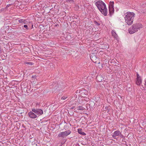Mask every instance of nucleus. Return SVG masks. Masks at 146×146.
<instances>
[{"instance_id":"f257e3e1","label":"nucleus","mask_w":146,"mask_h":146,"mask_svg":"<svg viewBox=\"0 0 146 146\" xmlns=\"http://www.w3.org/2000/svg\"><path fill=\"white\" fill-rule=\"evenodd\" d=\"M96 5L102 14L105 16L107 15V9L106 8V5L102 1L100 0L96 3Z\"/></svg>"},{"instance_id":"f03ea898","label":"nucleus","mask_w":146,"mask_h":146,"mask_svg":"<svg viewBox=\"0 0 146 146\" xmlns=\"http://www.w3.org/2000/svg\"><path fill=\"white\" fill-rule=\"evenodd\" d=\"M135 14L133 12H127L125 17V22L129 25H131L133 23Z\"/></svg>"},{"instance_id":"7ed1b4c3","label":"nucleus","mask_w":146,"mask_h":146,"mask_svg":"<svg viewBox=\"0 0 146 146\" xmlns=\"http://www.w3.org/2000/svg\"><path fill=\"white\" fill-rule=\"evenodd\" d=\"M142 28V25L140 23H136L133 25L131 27L128 29L129 33L130 34H133L136 32L138 31V30Z\"/></svg>"},{"instance_id":"20e7f679","label":"nucleus","mask_w":146,"mask_h":146,"mask_svg":"<svg viewBox=\"0 0 146 146\" xmlns=\"http://www.w3.org/2000/svg\"><path fill=\"white\" fill-rule=\"evenodd\" d=\"M32 111L38 116L42 115L43 113V110L40 109L33 108L32 109Z\"/></svg>"},{"instance_id":"39448f33","label":"nucleus","mask_w":146,"mask_h":146,"mask_svg":"<svg viewBox=\"0 0 146 146\" xmlns=\"http://www.w3.org/2000/svg\"><path fill=\"white\" fill-rule=\"evenodd\" d=\"M71 131L69 130L60 133L58 135V137H64L65 136H67L71 133Z\"/></svg>"},{"instance_id":"423d86ee","label":"nucleus","mask_w":146,"mask_h":146,"mask_svg":"<svg viewBox=\"0 0 146 146\" xmlns=\"http://www.w3.org/2000/svg\"><path fill=\"white\" fill-rule=\"evenodd\" d=\"M90 58L92 61L95 63H98V58H97L95 54H92L90 56Z\"/></svg>"},{"instance_id":"0eeeda50","label":"nucleus","mask_w":146,"mask_h":146,"mask_svg":"<svg viewBox=\"0 0 146 146\" xmlns=\"http://www.w3.org/2000/svg\"><path fill=\"white\" fill-rule=\"evenodd\" d=\"M79 93L80 94V95L82 97H85L86 96H87L88 94V92L87 90L84 89H82L80 90Z\"/></svg>"},{"instance_id":"6e6552de","label":"nucleus","mask_w":146,"mask_h":146,"mask_svg":"<svg viewBox=\"0 0 146 146\" xmlns=\"http://www.w3.org/2000/svg\"><path fill=\"white\" fill-rule=\"evenodd\" d=\"M29 116L32 118L34 119L37 117L36 115L35 114L34 112L32 111H31L28 113Z\"/></svg>"},{"instance_id":"1a4fd4ad","label":"nucleus","mask_w":146,"mask_h":146,"mask_svg":"<svg viewBox=\"0 0 146 146\" xmlns=\"http://www.w3.org/2000/svg\"><path fill=\"white\" fill-rule=\"evenodd\" d=\"M120 134H121V133L119 131H116L114 132L113 135H112L113 138L115 139H116V136L119 135Z\"/></svg>"},{"instance_id":"9d476101","label":"nucleus","mask_w":146,"mask_h":146,"mask_svg":"<svg viewBox=\"0 0 146 146\" xmlns=\"http://www.w3.org/2000/svg\"><path fill=\"white\" fill-rule=\"evenodd\" d=\"M111 34L112 35V36L114 38H115L116 39H117L118 36L117 35L116 33L114 31L112 30L111 31Z\"/></svg>"},{"instance_id":"9b49d317","label":"nucleus","mask_w":146,"mask_h":146,"mask_svg":"<svg viewBox=\"0 0 146 146\" xmlns=\"http://www.w3.org/2000/svg\"><path fill=\"white\" fill-rule=\"evenodd\" d=\"M78 131L79 133L83 135H86V134L84 132L82 131V129H78Z\"/></svg>"},{"instance_id":"f8f14e48","label":"nucleus","mask_w":146,"mask_h":146,"mask_svg":"<svg viewBox=\"0 0 146 146\" xmlns=\"http://www.w3.org/2000/svg\"><path fill=\"white\" fill-rule=\"evenodd\" d=\"M137 80L136 82V83L138 85H140L141 83V78H137Z\"/></svg>"},{"instance_id":"ddd939ff","label":"nucleus","mask_w":146,"mask_h":146,"mask_svg":"<svg viewBox=\"0 0 146 146\" xmlns=\"http://www.w3.org/2000/svg\"><path fill=\"white\" fill-rule=\"evenodd\" d=\"M109 13L110 15L112 14V13H113L114 12V9L113 7H109Z\"/></svg>"},{"instance_id":"4468645a","label":"nucleus","mask_w":146,"mask_h":146,"mask_svg":"<svg viewBox=\"0 0 146 146\" xmlns=\"http://www.w3.org/2000/svg\"><path fill=\"white\" fill-rule=\"evenodd\" d=\"M102 78L100 76H98L96 77V79L98 82H101L102 80Z\"/></svg>"},{"instance_id":"2eb2a0df","label":"nucleus","mask_w":146,"mask_h":146,"mask_svg":"<svg viewBox=\"0 0 146 146\" xmlns=\"http://www.w3.org/2000/svg\"><path fill=\"white\" fill-rule=\"evenodd\" d=\"M85 108L82 106H78L77 107V110H85Z\"/></svg>"},{"instance_id":"dca6fc26","label":"nucleus","mask_w":146,"mask_h":146,"mask_svg":"<svg viewBox=\"0 0 146 146\" xmlns=\"http://www.w3.org/2000/svg\"><path fill=\"white\" fill-rule=\"evenodd\" d=\"M114 2L113 1H111L110 3V5L109 7H113Z\"/></svg>"},{"instance_id":"f3484780","label":"nucleus","mask_w":146,"mask_h":146,"mask_svg":"<svg viewBox=\"0 0 146 146\" xmlns=\"http://www.w3.org/2000/svg\"><path fill=\"white\" fill-rule=\"evenodd\" d=\"M68 97L67 96H64L61 98V100H64L66 99Z\"/></svg>"},{"instance_id":"a211bd4d","label":"nucleus","mask_w":146,"mask_h":146,"mask_svg":"<svg viewBox=\"0 0 146 146\" xmlns=\"http://www.w3.org/2000/svg\"><path fill=\"white\" fill-rule=\"evenodd\" d=\"M25 20H24L23 19H21L20 20H19V21L20 23H25Z\"/></svg>"},{"instance_id":"6ab92c4d","label":"nucleus","mask_w":146,"mask_h":146,"mask_svg":"<svg viewBox=\"0 0 146 146\" xmlns=\"http://www.w3.org/2000/svg\"><path fill=\"white\" fill-rule=\"evenodd\" d=\"M24 27L27 30H29V28L28 27V26L27 25H25L24 26Z\"/></svg>"},{"instance_id":"aec40b11","label":"nucleus","mask_w":146,"mask_h":146,"mask_svg":"<svg viewBox=\"0 0 146 146\" xmlns=\"http://www.w3.org/2000/svg\"><path fill=\"white\" fill-rule=\"evenodd\" d=\"M26 64H29L30 65H33L32 63L31 62H27Z\"/></svg>"},{"instance_id":"412c9836","label":"nucleus","mask_w":146,"mask_h":146,"mask_svg":"<svg viewBox=\"0 0 146 146\" xmlns=\"http://www.w3.org/2000/svg\"><path fill=\"white\" fill-rule=\"evenodd\" d=\"M95 24H96V25H97L98 26H99L100 25V24L99 23H98L96 21H95Z\"/></svg>"},{"instance_id":"4be33fe9","label":"nucleus","mask_w":146,"mask_h":146,"mask_svg":"<svg viewBox=\"0 0 146 146\" xmlns=\"http://www.w3.org/2000/svg\"><path fill=\"white\" fill-rule=\"evenodd\" d=\"M66 2H73L74 0H66Z\"/></svg>"},{"instance_id":"5701e85b","label":"nucleus","mask_w":146,"mask_h":146,"mask_svg":"<svg viewBox=\"0 0 146 146\" xmlns=\"http://www.w3.org/2000/svg\"><path fill=\"white\" fill-rule=\"evenodd\" d=\"M86 98V99H82V100H85L87 101H88V100H89V99L88 98Z\"/></svg>"},{"instance_id":"b1692460","label":"nucleus","mask_w":146,"mask_h":146,"mask_svg":"<svg viewBox=\"0 0 146 146\" xmlns=\"http://www.w3.org/2000/svg\"><path fill=\"white\" fill-rule=\"evenodd\" d=\"M137 78H140V77L139 76V75L138 73H137Z\"/></svg>"},{"instance_id":"393cba45","label":"nucleus","mask_w":146,"mask_h":146,"mask_svg":"<svg viewBox=\"0 0 146 146\" xmlns=\"http://www.w3.org/2000/svg\"><path fill=\"white\" fill-rule=\"evenodd\" d=\"M109 47V46L108 45H107V46H106V48H105V49H106L107 48H108Z\"/></svg>"},{"instance_id":"a878e982","label":"nucleus","mask_w":146,"mask_h":146,"mask_svg":"<svg viewBox=\"0 0 146 146\" xmlns=\"http://www.w3.org/2000/svg\"><path fill=\"white\" fill-rule=\"evenodd\" d=\"M120 135V137H121L122 138V137H123V135H121V134Z\"/></svg>"},{"instance_id":"bb28decb","label":"nucleus","mask_w":146,"mask_h":146,"mask_svg":"<svg viewBox=\"0 0 146 146\" xmlns=\"http://www.w3.org/2000/svg\"><path fill=\"white\" fill-rule=\"evenodd\" d=\"M145 85H146V80H145Z\"/></svg>"},{"instance_id":"cd10ccee","label":"nucleus","mask_w":146,"mask_h":146,"mask_svg":"<svg viewBox=\"0 0 146 146\" xmlns=\"http://www.w3.org/2000/svg\"><path fill=\"white\" fill-rule=\"evenodd\" d=\"M7 6L9 7V5H7Z\"/></svg>"}]
</instances>
